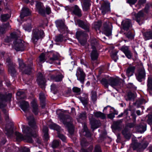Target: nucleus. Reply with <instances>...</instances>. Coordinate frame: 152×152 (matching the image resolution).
Here are the masks:
<instances>
[{"mask_svg":"<svg viewBox=\"0 0 152 152\" xmlns=\"http://www.w3.org/2000/svg\"><path fill=\"white\" fill-rule=\"evenodd\" d=\"M22 132L24 134V139L26 142L30 143H32L33 140L32 137H36L37 132V128L34 129L31 126L30 127L24 125L22 126Z\"/></svg>","mask_w":152,"mask_h":152,"instance_id":"f257e3e1","label":"nucleus"},{"mask_svg":"<svg viewBox=\"0 0 152 152\" xmlns=\"http://www.w3.org/2000/svg\"><path fill=\"white\" fill-rule=\"evenodd\" d=\"M59 117L61 121L67 128L70 134H72L74 132V129L72 125L73 119L69 115H65L63 113H61Z\"/></svg>","mask_w":152,"mask_h":152,"instance_id":"f03ea898","label":"nucleus"},{"mask_svg":"<svg viewBox=\"0 0 152 152\" xmlns=\"http://www.w3.org/2000/svg\"><path fill=\"white\" fill-rule=\"evenodd\" d=\"M18 61L19 64V68L22 72L25 74L29 75L31 74L33 68L32 63H31L30 64H28L26 66L22 59L18 58Z\"/></svg>","mask_w":152,"mask_h":152,"instance_id":"7ed1b4c3","label":"nucleus"},{"mask_svg":"<svg viewBox=\"0 0 152 152\" xmlns=\"http://www.w3.org/2000/svg\"><path fill=\"white\" fill-rule=\"evenodd\" d=\"M36 7L38 10L39 13L43 16H45V13L47 15H49L51 13L50 8L49 7H47L45 8V10L43 4L41 2L37 1Z\"/></svg>","mask_w":152,"mask_h":152,"instance_id":"20e7f679","label":"nucleus"},{"mask_svg":"<svg viewBox=\"0 0 152 152\" xmlns=\"http://www.w3.org/2000/svg\"><path fill=\"white\" fill-rule=\"evenodd\" d=\"M44 36V32L43 30L36 28L33 31L31 40L35 44L39 39L42 38Z\"/></svg>","mask_w":152,"mask_h":152,"instance_id":"39448f33","label":"nucleus"},{"mask_svg":"<svg viewBox=\"0 0 152 152\" xmlns=\"http://www.w3.org/2000/svg\"><path fill=\"white\" fill-rule=\"evenodd\" d=\"M86 31H77L76 33V37L79 40L82 45H84L87 42L86 37L88 36Z\"/></svg>","mask_w":152,"mask_h":152,"instance_id":"423d86ee","label":"nucleus"},{"mask_svg":"<svg viewBox=\"0 0 152 152\" xmlns=\"http://www.w3.org/2000/svg\"><path fill=\"white\" fill-rule=\"evenodd\" d=\"M6 63L8 68L9 73L13 76L16 73V71L15 69V64L12 61V60L9 57L6 59Z\"/></svg>","mask_w":152,"mask_h":152,"instance_id":"0eeeda50","label":"nucleus"},{"mask_svg":"<svg viewBox=\"0 0 152 152\" xmlns=\"http://www.w3.org/2000/svg\"><path fill=\"white\" fill-rule=\"evenodd\" d=\"M13 48L17 51H23L25 49V47L24 42L20 39H18L13 42Z\"/></svg>","mask_w":152,"mask_h":152,"instance_id":"6e6552de","label":"nucleus"},{"mask_svg":"<svg viewBox=\"0 0 152 152\" xmlns=\"http://www.w3.org/2000/svg\"><path fill=\"white\" fill-rule=\"evenodd\" d=\"M99 54L96 49H93L91 54V62L93 66L97 64V58Z\"/></svg>","mask_w":152,"mask_h":152,"instance_id":"1a4fd4ad","label":"nucleus"},{"mask_svg":"<svg viewBox=\"0 0 152 152\" xmlns=\"http://www.w3.org/2000/svg\"><path fill=\"white\" fill-rule=\"evenodd\" d=\"M76 22L79 26L85 30L86 32L90 31V24L88 23L78 19L77 20Z\"/></svg>","mask_w":152,"mask_h":152,"instance_id":"9d476101","label":"nucleus"},{"mask_svg":"<svg viewBox=\"0 0 152 152\" xmlns=\"http://www.w3.org/2000/svg\"><path fill=\"white\" fill-rule=\"evenodd\" d=\"M136 79L140 82H141L142 79H145V72L143 68H142L138 70L137 73L136 74Z\"/></svg>","mask_w":152,"mask_h":152,"instance_id":"9b49d317","label":"nucleus"},{"mask_svg":"<svg viewBox=\"0 0 152 152\" xmlns=\"http://www.w3.org/2000/svg\"><path fill=\"white\" fill-rule=\"evenodd\" d=\"M76 75L77 79L83 83L84 81L86 75L83 70L79 67L77 70Z\"/></svg>","mask_w":152,"mask_h":152,"instance_id":"f8f14e48","label":"nucleus"},{"mask_svg":"<svg viewBox=\"0 0 152 152\" xmlns=\"http://www.w3.org/2000/svg\"><path fill=\"white\" fill-rule=\"evenodd\" d=\"M37 80L38 84L41 86L40 87L42 88H44L45 86L46 80L42 73H38Z\"/></svg>","mask_w":152,"mask_h":152,"instance_id":"ddd939ff","label":"nucleus"},{"mask_svg":"<svg viewBox=\"0 0 152 152\" xmlns=\"http://www.w3.org/2000/svg\"><path fill=\"white\" fill-rule=\"evenodd\" d=\"M68 9L74 15L78 17H80L82 16L81 10L77 5H75L73 7H68Z\"/></svg>","mask_w":152,"mask_h":152,"instance_id":"4468645a","label":"nucleus"},{"mask_svg":"<svg viewBox=\"0 0 152 152\" xmlns=\"http://www.w3.org/2000/svg\"><path fill=\"white\" fill-rule=\"evenodd\" d=\"M90 120L91 128L92 129L93 131L94 130L99 127L101 125V123L100 121L95 120L94 118H92Z\"/></svg>","mask_w":152,"mask_h":152,"instance_id":"2eb2a0df","label":"nucleus"},{"mask_svg":"<svg viewBox=\"0 0 152 152\" xmlns=\"http://www.w3.org/2000/svg\"><path fill=\"white\" fill-rule=\"evenodd\" d=\"M13 125L12 123H10L9 124H6L5 129V133L8 136H10L13 132Z\"/></svg>","mask_w":152,"mask_h":152,"instance_id":"dca6fc26","label":"nucleus"},{"mask_svg":"<svg viewBox=\"0 0 152 152\" xmlns=\"http://www.w3.org/2000/svg\"><path fill=\"white\" fill-rule=\"evenodd\" d=\"M110 8V3L108 1H104L101 5L100 10H102V13L104 15L109 10Z\"/></svg>","mask_w":152,"mask_h":152,"instance_id":"f3484780","label":"nucleus"},{"mask_svg":"<svg viewBox=\"0 0 152 152\" xmlns=\"http://www.w3.org/2000/svg\"><path fill=\"white\" fill-rule=\"evenodd\" d=\"M146 124L143 122L140 123L135 126L137 131L138 132L142 133L146 130Z\"/></svg>","mask_w":152,"mask_h":152,"instance_id":"a211bd4d","label":"nucleus"},{"mask_svg":"<svg viewBox=\"0 0 152 152\" xmlns=\"http://www.w3.org/2000/svg\"><path fill=\"white\" fill-rule=\"evenodd\" d=\"M121 82L119 79L111 77L109 78V85L112 87L114 88L119 86Z\"/></svg>","mask_w":152,"mask_h":152,"instance_id":"6ab92c4d","label":"nucleus"},{"mask_svg":"<svg viewBox=\"0 0 152 152\" xmlns=\"http://www.w3.org/2000/svg\"><path fill=\"white\" fill-rule=\"evenodd\" d=\"M56 26L60 29L64 30L67 29V27L65 24L64 21L62 20H57L55 21Z\"/></svg>","mask_w":152,"mask_h":152,"instance_id":"aec40b11","label":"nucleus"},{"mask_svg":"<svg viewBox=\"0 0 152 152\" xmlns=\"http://www.w3.org/2000/svg\"><path fill=\"white\" fill-rule=\"evenodd\" d=\"M27 118L28 121V124L31 128L34 129H37V126L34 120V119L33 115L27 116Z\"/></svg>","mask_w":152,"mask_h":152,"instance_id":"412c9836","label":"nucleus"},{"mask_svg":"<svg viewBox=\"0 0 152 152\" xmlns=\"http://www.w3.org/2000/svg\"><path fill=\"white\" fill-rule=\"evenodd\" d=\"M134 15L135 18V19L140 25L142 23L141 21V18L144 16V13L142 10L139 11L137 13H134Z\"/></svg>","mask_w":152,"mask_h":152,"instance_id":"4be33fe9","label":"nucleus"},{"mask_svg":"<svg viewBox=\"0 0 152 152\" xmlns=\"http://www.w3.org/2000/svg\"><path fill=\"white\" fill-rule=\"evenodd\" d=\"M111 29L109 25L106 23L103 25V32L107 36H109L111 34Z\"/></svg>","mask_w":152,"mask_h":152,"instance_id":"5701e85b","label":"nucleus"},{"mask_svg":"<svg viewBox=\"0 0 152 152\" xmlns=\"http://www.w3.org/2000/svg\"><path fill=\"white\" fill-rule=\"evenodd\" d=\"M31 106L32 107V111L35 115H37L39 112L38 108V105L35 99H33L31 102Z\"/></svg>","mask_w":152,"mask_h":152,"instance_id":"b1692460","label":"nucleus"},{"mask_svg":"<svg viewBox=\"0 0 152 152\" xmlns=\"http://www.w3.org/2000/svg\"><path fill=\"white\" fill-rule=\"evenodd\" d=\"M31 12L28 8L24 7L23 8L20 15L21 19H23L25 17L30 15Z\"/></svg>","mask_w":152,"mask_h":152,"instance_id":"393cba45","label":"nucleus"},{"mask_svg":"<svg viewBox=\"0 0 152 152\" xmlns=\"http://www.w3.org/2000/svg\"><path fill=\"white\" fill-rule=\"evenodd\" d=\"M82 134L88 137H91L92 136V134L88 129L86 124L85 123L83 124V131Z\"/></svg>","mask_w":152,"mask_h":152,"instance_id":"a878e982","label":"nucleus"},{"mask_svg":"<svg viewBox=\"0 0 152 152\" xmlns=\"http://www.w3.org/2000/svg\"><path fill=\"white\" fill-rule=\"evenodd\" d=\"M122 28L124 30L127 31L132 25L130 21L129 20H126L123 21L122 23Z\"/></svg>","mask_w":152,"mask_h":152,"instance_id":"bb28decb","label":"nucleus"},{"mask_svg":"<svg viewBox=\"0 0 152 152\" xmlns=\"http://www.w3.org/2000/svg\"><path fill=\"white\" fill-rule=\"evenodd\" d=\"M122 120H119L116 121H114L113 122L112 127L115 130H120L121 129V124L122 122Z\"/></svg>","mask_w":152,"mask_h":152,"instance_id":"cd10ccee","label":"nucleus"},{"mask_svg":"<svg viewBox=\"0 0 152 152\" xmlns=\"http://www.w3.org/2000/svg\"><path fill=\"white\" fill-rule=\"evenodd\" d=\"M63 77V75L61 74H60L56 75H52L50 76L51 79L58 82L61 81Z\"/></svg>","mask_w":152,"mask_h":152,"instance_id":"c85d7f7f","label":"nucleus"},{"mask_svg":"<svg viewBox=\"0 0 152 152\" xmlns=\"http://www.w3.org/2000/svg\"><path fill=\"white\" fill-rule=\"evenodd\" d=\"M125 97L127 101H130L134 100L136 97V95L134 93L129 91L127 93Z\"/></svg>","mask_w":152,"mask_h":152,"instance_id":"c756f323","label":"nucleus"},{"mask_svg":"<svg viewBox=\"0 0 152 152\" xmlns=\"http://www.w3.org/2000/svg\"><path fill=\"white\" fill-rule=\"evenodd\" d=\"M147 82V91L149 92L152 91V75L148 76Z\"/></svg>","mask_w":152,"mask_h":152,"instance_id":"7c9ffc66","label":"nucleus"},{"mask_svg":"<svg viewBox=\"0 0 152 152\" xmlns=\"http://www.w3.org/2000/svg\"><path fill=\"white\" fill-rule=\"evenodd\" d=\"M12 94H9L7 95H4L0 94V101H10L11 98Z\"/></svg>","mask_w":152,"mask_h":152,"instance_id":"2f4dec72","label":"nucleus"},{"mask_svg":"<svg viewBox=\"0 0 152 152\" xmlns=\"http://www.w3.org/2000/svg\"><path fill=\"white\" fill-rule=\"evenodd\" d=\"M43 132L44 133V140L45 141H47L49 139L48 134V129L47 126H44L42 129Z\"/></svg>","mask_w":152,"mask_h":152,"instance_id":"473e14b6","label":"nucleus"},{"mask_svg":"<svg viewBox=\"0 0 152 152\" xmlns=\"http://www.w3.org/2000/svg\"><path fill=\"white\" fill-rule=\"evenodd\" d=\"M131 116L132 117V120L133 121L132 123H129L127 124V126L130 128H132L135 126L136 115L134 113H131Z\"/></svg>","mask_w":152,"mask_h":152,"instance_id":"72a5a7b5","label":"nucleus"},{"mask_svg":"<svg viewBox=\"0 0 152 152\" xmlns=\"http://www.w3.org/2000/svg\"><path fill=\"white\" fill-rule=\"evenodd\" d=\"M29 107L28 103L25 101H22L20 103V107L24 111H26L27 110Z\"/></svg>","mask_w":152,"mask_h":152,"instance_id":"f704fd0d","label":"nucleus"},{"mask_svg":"<svg viewBox=\"0 0 152 152\" xmlns=\"http://www.w3.org/2000/svg\"><path fill=\"white\" fill-rule=\"evenodd\" d=\"M145 40L152 39V30H150L144 32L143 34Z\"/></svg>","mask_w":152,"mask_h":152,"instance_id":"c9c22d12","label":"nucleus"},{"mask_svg":"<svg viewBox=\"0 0 152 152\" xmlns=\"http://www.w3.org/2000/svg\"><path fill=\"white\" fill-rule=\"evenodd\" d=\"M140 143L134 141L132 142L131 144V147L134 150H137L140 151Z\"/></svg>","mask_w":152,"mask_h":152,"instance_id":"e433bc0d","label":"nucleus"},{"mask_svg":"<svg viewBox=\"0 0 152 152\" xmlns=\"http://www.w3.org/2000/svg\"><path fill=\"white\" fill-rule=\"evenodd\" d=\"M135 67L134 66L129 67L126 70V74L128 77L132 75L134 72Z\"/></svg>","mask_w":152,"mask_h":152,"instance_id":"4c0bfd02","label":"nucleus"},{"mask_svg":"<svg viewBox=\"0 0 152 152\" xmlns=\"http://www.w3.org/2000/svg\"><path fill=\"white\" fill-rule=\"evenodd\" d=\"M94 115L95 117L97 118H99L102 119H104L106 118L105 114L100 112H94Z\"/></svg>","mask_w":152,"mask_h":152,"instance_id":"58836bf2","label":"nucleus"},{"mask_svg":"<svg viewBox=\"0 0 152 152\" xmlns=\"http://www.w3.org/2000/svg\"><path fill=\"white\" fill-rule=\"evenodd\" d=\"M15 134L16 137V140L17 141H20L22 140L25 141L24 139L25 135L23 136L21 133L17 132H15Z\"/></svg>","mask_w":152,"mask_h":152,"instance_id":"ea45409f","label":"nucleus"},{"mask_svg":"<svg viewBox=\"0 0 152 152\" xmlns=\"http://www.w3.org/2000/svg\"><path fill=\"white\" fill-rule=\"evenodd\" d=\"M86 113L85 112H82L80 114L77 119L78 121H80L81 120L86 119Z\"/></svg>","mask_w":152,"mask_h":152,"instance_id":"a19ab883","label":"nucleus"},{"mask_svg":"<svg viewBox=\"0 0 152 152\" xmlns=\"http://www.w3.org/2000/svg\"><path fill=\"white\" fill-rule=\"evenodd\" d=\"M101 83L106 88H108L109 85V78H103L101 81Z\"/></svg>","mask_w":152,"mask_h":152,"instance_id":"79ce46f5","label":"nucleus"},{"mask_svg":"<svg viewBox=\"0 0 152 152\" xmlns=\"http://www.w3.org/2000/svg\"><path fill=\"white\" fill-rule=\"evenodd\" d=\"M91 45L92 49H96V47L98 44L96 39L94 38H92L90 40Z\"/></svg>","mask_w":152,"mask_h":152,"instance_id":"37998d69","label":"nucleus"},{"mask_svg":"<svg viewBox=\"0 0 152 152\" xmlns=\"http://www.w3.org/2000/svg\"><path fill=\"white\" fill-rule=\"evenodd\" d=\"M145 102V100L143 99H140L136 101L133 104L134 106H137V107H139L141 104Z\"/></svg>","mask_w":152,"mask_h":152,"instance_id":"c03bdc74","label":"nucleus"},{"mask_svg":"<svg viewBox=\"0 0 152 152\" xmlns=\"http://www.w3.org/2000/svg\"><path fill=\"white\" fill-rule=\"evenodd\" d=\"M89 0H85L83 6V10L87 11L89 9L90 5Z\"/></svg>","mask_w":152,"mask_h":152,"instance_id":"a18cd8bd","label":"nucleus"},{"mask_svg":"<svg viewBox=\"0 0 152 152\" xmlns=\"http://www.w3.org/2000/svg\"><path fill=\"white\" fill-rule=\"evenodd\" d=\"M58 56L54 54H53L52 57H50L48 60V62L50 64L53 63L55 61L58 60Z\"/></svg>","mask_w":152,"mask_h":152,"instance_id":"49530a36","label":"nucleus"},{"mask_svg":"<svg viewBox=\"0 0 152 152\" xmlns=\"http://www.w3.org/2000/svg\"><path fill=\"white\" fill-rule=\"evenodd\" d=\"M10 18L8 14H2L0 16V19L2 22H5L7 20Z\"/></svg>","mask_w":152,"mask_h":152,"instance_id":"de8ad7c7","label":"nucleus"},{"mask_svg":"<svg viewBox=\"0 0 152 152\" xmlns=\"http://www.w3.org/2000/svg\"><path fill=\"white\" fill-rule=\"evenodd\" d=\"M60 144V142L59 140H54L52 142V147L53 148H57L59 146Z\"/></svg>","mask_w":152,"mask_h":152,"instance_id":"09e8293b","label":"nucleus"},{"mask_svg":"<svg viewBox=\"0 0 152 152\" xmlns=\"http://www.w3.org/2000/svg\"><path fill=\"white\" fill-rule=\"evenodd\" d=\"M80 100L83 104L85 106L86 105L88 102V98L87 96L85 97H82L80 98Z\"/></svg>","mask_w":152,"mask_h":152,"instance_id":"8fccbe9b","label":"nucleus"},{"mask_svg":"<svg viewBox=\"0 0 152 152\" xmlns=\"http://www.w3.org/2000/svg\"><path fill=\"white\" fill-rule=\"evenodd\" d=\"M17 95L20 96L19 98L21 99H24L26 98V96L24 92L19 91L16 94Z\"/></svg>","mask_w":152,"mask_h":152,"instance_id":"3c124183","label":"nucleus"},{"mask_svg":"<svg viewBox=\"0 0 152 152\" xmlns=\"http://www.w3.org/2000/svg\"><path fill=\"white\" fill-rule=\"evenodd\" d=\"M64 40V37L62 34H59L56 37L55 41L57 42H61Z\"/></svg>","mask_w":152,"mask_h":152,"instance_id":"603ef678","label":"nucleus"},{"mask_svg":"<svg viewBox=\"0 0 152 152\" xmlns=\"http://www.w3.org/2000/svg\"><path fill=\"white\" fill-rule=\"evenodd\" d=\"M147 118V122L150 125H152V114H148L146 116Z\"/></svg>","mask_w":152,"mask_h":152,"instance_id":"864d4df0","label":"nucleus"},{"mask_svg":"<svg viewBox=\"0 0 152 152\" xmlns=\"http://www.w3.org/2000/svg\"><path fill=\"white\" fill-rule=\"evenodd\" d=\"M124 34L126 37L129 39H132L134 38V35L130 31H129L127 33H124Z\"/></svg>","mask_w":152,"mask_h":152,"instance_id":"5fc2aeb1","label":"nucleus"},{"mask_svg":"<svg viewBox=\"0 0 152 152\" xmlns=\"http://www.w3.org/2000/svg\"><path fill=\"white\" fill-rule=\"evenodd\" d=\"M81 145L83 147H85L88 145V143L87 142L86 139L83 138L81 140L80 142Z\"/></svg>","mask_w":152,"mask_h":152,"instance_id":"6e6d98bb","label":"nucleus"},{"mask_svg":"<svg viewBox=\"0 0 152 152\" xmlns=\"http://www.w3.org/2000/svg\"><path fill=\"white\" fill-rule=\"evenodd\" d=\"M150 7H151L152 8V4L151 3L147 4H146L145 8L144 9L145 12L147 13L149 12Z\"/></svg>","mask_w":152,"mask_h":152,"instance_id":"4d7b16f0","label":"nucleus"},{"mask_svg":"<svg viewBox=\"0 0 152 152\" xmlns=\"http://www.w3.org/2000/svg\"><path fill=\"white\" fill-rule=\"evenodd\" d=\"M2 111L5 115V118L6 121L7 122H9V119L8 112L5 109H3Z\"/></svg>","mask_w":152,"mask_h":152,"instance_id":"13d9d810","label":"nucleus"},{"mask_svg":"<svg viewBox=\"0 0 152 152\" xmlns=\"http://www.w3.org/2000/svg\"><path fill=\"white\" fill-rule=\"evenodd\" d=\"M102 25V22L100 21H99L94 23V28L96 30L99 29Z\"/></svg>","mask_w":152,"mask_h":152,"instance_id":"bf43d9fd","label":"nucleus"},{"mask_svg":"<svg viewBox=\"0 0 152 152\" xmlns=\"http://www.w3.org/2000/svg\"><path fill=\"white\" fill-rule=\"evenodd\" d=\"M117 52H113L111 54V56L112 58L115 61H116L118 58L117 56Z\"/></svg>","mask_w":152,"mask_h":152,"instance_id":"052dcab7","label":"nucleus"},{"mask_svg":"<svg viewBox=\"0 0 152 152\" xmlns=\"http://www.w3.org/2000/svg\"><path fill=\"white\" fill-rule=\"evenodd\" d=\"M39 59L40 62H44L46 60L45 54L42 53L39 56Z\"/></svg>","mask_w":152,"mask_h":152,"instance_id":"680f3d73","label":"nucleus"},{"mask_svg":"<svg viewBox=\"0 0 152 152\" xmlns=\"http://www.w3.org/2000/svg\"><path fill=\"white\" fill-rule=\"evenodd\" d=\"M39 99L40 101H45V96L44 94L42 92H41L39 95Z\"/></svg>","mask_w":152,"mask_h":152,"instance_id":"e2e57ef3","label":"nucleus"},{"mask_svg":"<svg viewBox=\"0 0 152 152\" xmlns=\"http://www.w3.org/2000/svg\"><path fill=\"white\" fill-rule=\"evenodd\" d=\"M121 50L124 53L130 50L129 47L124 45L121 48Z\"/></svg>","mask_w":152,"mask_h":152,"instance_id":"0e129e2a","label":"nucleus"},{"mask_svg":"<svg viewBox=\"0 0 152 152\" xmlns=\"http://www.w3.org/2000/svg\"><path fill=\"white\" fill-rule=\"evenodd\" d=\"M91 99L94 101H95L96 99V91H92L91 92Z\"/></svg>","mask_w":152,"mask_h":152,"instance_id":"69168bd1","label":"nucleus"},{"mask_svg":"<svg viewBox=\"0 0 152 152\" xmlns=\"http://www.w3.org/2000/svg\"><path fill=\"white\" fill-rule=\"evenodd\" d=\"M94 152H102L101 148L99 145H95Z\"/></svg>","mask_w":152,"mask_h":152,"instance_id":"338daca9","label":"nucleus"},{"mask_svg":"<svg viewBox=\"0 0 152 152\" xmlns=\"http://www.w3.org/2000/svg\"><path fill=\"white\" fill-rule=\"evenodd\" d=\"M72 91L73 92L77 93L78 94H80L81 91L80 88L77 87H74L72 88Z\"/></svg>","mask_w":152,"mask_h":152,"instance_id":"774afa93","label":"nucleus"}]
</instances>
